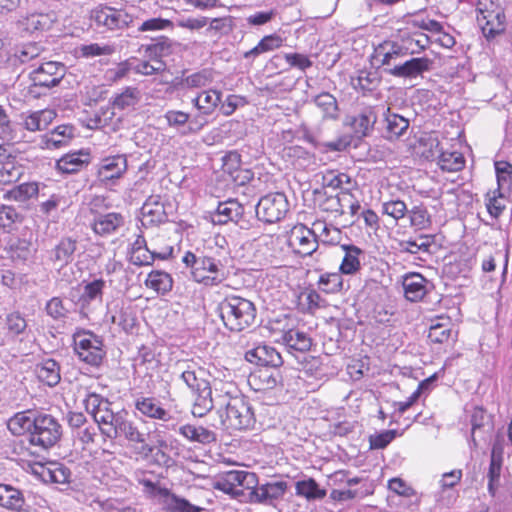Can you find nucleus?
Returning a JSON list of instances; mask_svg holds the SVG:
<instances>
[{"label":"nucleus","mask_w":512,"mask_h":512,"mask_svg":"<svg viewBox=\"0 0 512 512\" xmlns=\"http://www.w3.org/2000/svg\"><path fill=\"white\" fill-rule=\"evenodd\" d=\"M77 241L72 237H63L49 251V260L60 267L66 266L74 259Z\"/></svg>","instance_id":"20"},{"label":"nucleus","mask_w":512,"mask_h":512,"mask_svg":"<svg viewBox=\"0 0 512 512\" xmlns=\"http://www.w3.org/2000/svg\"><path fill=\"white\" fill-rule=\"evenodd\" d=\"M384 137L389 140L400 138L409 128V120L399 114L392 113L390 108L384 113Z\"/></svg>","instance_id":"29"},{"label":"nucleus","mask_w":512,"mask_h":512,"mask_svg":"<svg viewBox=\"0 0 512 512\" xmlns=\"http://www.w3.org/2000/svg\"><path fill=\"white\" fill-rule=\"evenodd\" d=\"M313 227L317 237H319L323 243L337 245L340 244L343 239L342 231L325 221L317 220L313 223Z\"/></svg>","instance_id":"42"},{"label":"nucleus","mask_w":512,"mask_h":512,"mask_svg":"<svg viewBox=\"0 0 512 512\" xmlns=\"http://www.w3.org/2000/svg\"><path fill=\"white\" fill-rule=\"evenodd\" d=\"M178 370L181 371L180 379L191 390L192 393L198 392L210 386L205 379V370L194 362L184 361L178 363Z\"/></svg>","instance_id":"13"},{"label":"nucleus","mask_w":512,"mask_h":512,"mask_svg":"<svg viewBox=\"0 0 512 512\" xmlns=\"http://www.w3.org/2000/svg\"><path fill=\"white\" fill-rule=\"evenodd\" d=\"M290 243L295 247L298 254L302 256L311 255L318 247L317 235L314 231V227L312 226L311 229L304 225L295 227L292 231Z\"/></svg>","instance_id":"15"},{"label":"nucleus","mask_w":512,"mask_h":512,"mask_svg":"<svg viewBox=\"0 0 512 512\" xmlns=\"http://www.w3.org/2000/svg\"><path fill=\"white\" fill-rule=\"evenodd\" d=\"M41 53V47L36 43H27L23 44L20 47H17L14 52V56L21 62L26 63L36 57H38Z\"/></svg>","instance_id":"64"},{"label":"nucleus","mask_w":512,"mask_h":512,"mask_svg":"<svg viewBox=\"0 0 512 512\" xmlns=\"http://www.w3.org/2000/svg\"><path fill=\"white\" fill-rule=\"evenodd\" d=\"M222 93L215 89L204 90L192 98L193 106L199 111V114L194 116L184 135L198 133L206 124L205 116L211 115L219 103L221 102Z\"/></svg>","instance_id":"8"},{"label":"nucleus","mask_w":512,"mask_h":512,"mask_svg":"<svg viewBox=\"0 0 512 512\" xmlns=\"http://www.w3.org/2000/svg\"><path fill=\"white\" fill-rule=\"evenodd\" d=\"M127 413L125 412H117L113 413V415L107 420V424L101 426L99 430L104 438L116 439L119 438V430H121V426L125 419Z\"/></svg>","instance_id":"54"},{"label":"nucleus","mask_w":512,"mask_h":512,"mask_svg":"<svg viewBox=\"0 0 512 512\" xmlns=\"http://www.w3.org/2000/svg\"><path fill=\"white\" fill-rule=\"evenodd\" d=\"M112 323L120 326L123 330L129 331L135 325V318L130 306L122 303L114 307V313L111 316Z\"/></svg>","instance_id":"49"},{"label":"nucleus","mask_w":512,"mask_h":512,"mask_svg":"<svg viewBox=\"0 0 512 512\" xmlns=\"http://www.w3.org/2000/svg\"><path fill=\"white\" fill-rule=\"evenodd\" d=\"M37 411L26 410L15 413L7 421V428L14 436H27L28 440L33 429Z\"/></svg>","instance_id":"22"},{"label":"nucleus","mask_w":512,"mask_h":512,"mask_svg":"<svg viewBox=\"0 0 512 512\" xmlns=\"http://www.w3.org/2000/svg\"><path fill=\"white\" fill-rule=\"evenodd\" d=\"M164 118L170 127H173L176 129L182 128V130H181L182 135H184L183 131H185L187 129V127L189 126V123L191 121L190 115L188 113L179 111V110L167 111L164 115Z\"/></svg>","instance_id":"58"},{"label":"nucleus","mask_w":512,"mask_h":512,"mask_svg":"<svg viewBox=\"0 0 512 512\" xmlns=\"http://www.w3.org/2000/svg\"><path fill=\"white\" fill-rule=\"evenodd\" d=\"M56 113L50 109H44L29 113H22L21 125L30 132L46 129L54 120Z\"/></svg>","instance_id":"25"},{"label":"nucleus","mask_w":512,"mask_h":512,"mask_svg":"<svg viewBox=\"0 0 512 512\" xmlns=\"http://www.w3.org/2000/svg\"><path fill=\"white\" fill-rule=\"evenodd\" d=\"M223 324L230 331L240 332L250 327L256 318L254 304L240 296H227L217 307Z\"/></svg>","instance_id":"3"},{"label":"nucleus","mask_w":512,"mask_h":512,"mask_svg":"<svg viewBox=\"0 0 512 512\" xmlns=\"http://www.w3.org/2000/svg\"><path fill=\"white\" fill-rule=\"evenodd\" d=\"M281 339L289 350L297 352H307L312 345L311 338L305 332L298 329L285 331Z\"/></svg>","instance_id":"35"},{"label":"nucleus","mask_w":512,"mask_h":512,"mask_svg":"<svg viewBox=\"0 0 512 512\" xmlns=\"http://www.w3.org/2000/svg\"><path fill=\"white\" fill-rule=\"evenodd\" d=\"M133 61V71L137 74L142 75H153L159 73L165 69V65L160 60H154L153 63L149 61H139L136 59H132Z\"/></svg>","instance_id":"61"},{"label":"nucleus","mask_w":512,"mask_h":512,"mask_svg":"<svg viewBox=\"0 0 512 512\" xmlns=\"http://www.w3.org/2000/svg\"><path fill=\"white\" fill-rule=\"evenodd\" d=\"M141 99V93L138 88L126 87L120 94H117L112 105L116 109L124 110L133 108Z\"/></svg>","instance_id":"48"},{"label":"nucleus","mask_w":512,"mask_h":512,"mask_svg":"<svg viewBox=\"0 0 512 512\" xmlns=\"http://www.w3.org/2000/svg\"><path fill=\"white\" fill-rule=\"evenodd\" d=\"M79 54L84 58L108 56L114 53L115 48L108 44L90 43L79 47Z\"/></svg>","instance_id":"56"},{"label":"nucleus","mask_w":512,"mask_h":512,"mask_svg":"<svg viewBox=\"0 0 512 512\" xmlns=\"http://www.w3.org/2000/svg\"><path fill=\"white\" fill-rule=\"evenodd\" d=\"M143 224H159L165 221L166 213L161 197L158 195L150 196L141 207Z\"/></svg>","instance_id":"28"},{"label":"nucleus","mask_w":512,"mask_h":512,"mask_svg":"<svg viewBox=\"0 0 512 512\" xmlns=\"http://www.w3.org/2000/svg\"><path fill=\"white\" fill-rule=\"evenodd\" d=\"M135 409L143 416L169 422L172 416L161 403L153 397H139L135 400Z\"/></svg>","instance_id":"23"},{"label":"nucleus","mask_w":512,"mask_h":512,"mask_svg":"<svg viewBox=\"0 0 512 512\" xmlns=\"http://www.w3.org/2000/svg\"><path fill=\"white\" fill-rule=\"evenodd\" d=\"M502 464H503V462H497V461L490 460L487 477H488V492L491 496L496 495L497 489L500 485Z\"/></svg>","instance_id":"63"},{"label":"nucleus","mask_w":512,"mask_h":512,"mask_svg":"<svg viewBox=\"0 0 512 512\" xmlns=\"http://www.w3.org/2000/svg\"><path fill=\"white\" fill-rule=\"evenodd\" d=\"M354 89L363 92H371L380 84V77L375 71L360 70L357 76L351 78Z\"/></svg>","instance_id":"44"},{"label":"nucleus","mask_w":512,"mask_h":512,"mask_svg":"<svg viewBox=\"0 0 512 512\" xmlns=\"http://www.w3.org/2000/svg\"><path fill=\"white\" fill-rule=\"evenodd\" d=\"M182 263L190 269L193 281L204 286H218L227 278L225 266L221 260L214 257L186 251L182 257Z\"/></svg>","instance_id":"2"},{"label":"nucleus","mask_w":512,"mask_h":512,"mask_svg":"<svg viewBox=\"0 0 512 512\" xmlns=\"http://www.w3.org/2000/svg\"><path fill=\"white\" fill-rule=\"evenodd\" d=\"M72 126L60 125L50 133L41 136L39 146L43 149H59L66 146L73 137Z\"/></svg>","instance_id":"24"},{"label":"nucleus","mask_w":512,"mask_h":512,"mask_svg":"<svg viewBox=\"0 0 512 512\" xmlns=\"http://www.w3.org/2000/svg\"><path fill=\"white\" fill-rule=\"evenodd\" d=\"M283 45V38L278 34H270L264 36L258 44L244 53L245 59L254 60L260 54L274 51Z\"/></svg>","instance_id":"40"},{"label":"nucleus","mask_w":512,"mask_h":512,"mask_svg":"<svg viewBox=\"0 0 512 512\" xmlns=\"http://www.w3.org/2000/svg\"><path fill=\"white\" fill-rule=\"evenodd\" d=\"M433 378L425 379L420 382L418 388L411 394V396L406 401L396 402L395 406L397 407V411L399 414L405 413L420 397V395L429 389V386L432 383Z\"/></svg>","instance_id":"62"},{"label":"nucleus","mask_w":512,"mask_h":512,"mask_svg":"<svg viewBox=\"0 0 512 512\" xmlns=\"http://www.w3.org/2000/svg\"><path fill=\"white\" fill-rule=\"evenodd\" d=\"M0 167V183L11 184L17 182L24 173V167L16 164L14 160H5Z\"/></svg>","instance_id":"50"},{"label":"nucleus","mask_w":512,"mask_h":512,"mask_svg":"<svg viewBox=\"0 0 512 512\" xmlns=\"http://www.w3.org/2000/svg\"><path fill=\"white\" fill-rule=\"evenodd\" d=\"M289 210V203L284 193H269L260 198L256 205L258 219L265 223L282 220Z\"/></svg>","instance_id":"9"},{"label":"nucleus","mask_w":512,"mask_h":512,"mask_svg":"<svg viewBox=\"0 0 512 512\" xmlns=\"http://www.w3.org/2000/svg\"><path fill=\"white\" fill-rule=\"evenodd\" d=\"M87 153L75 152L62 156L57 161V169L62 173L72 174L80 171L85 164H88Z\"/></svg>","instance_id":"37"},{"label":"nucleus","mask_w":512,"mask_h":512,"mask_svg":"<svg viewBox=\"0 0 512 512\" xmlns=\"http://www.w3.org/2000/svg\"><path fill=\"white\" fill-rule=\"evenodd\" d=\"M39 187L36 182H26L13 187L4 194L7 200L25 202L38 195Z\"/></svg>","instance_id":"45"},{"label":"nucleus","mask_w":512,"mask_h":512,"mask_svg":"<svg viewBox=\"0 0 512 512\" xmlns=\"http://www.w3.org/2000/svg\"><path fill=\"white\" fill-rule=\"evenodd\" d=\"M408 48L395 41H384L375 47L372 55L373 63L382 67L391 68L398 65L396 62L400 58L408 55Z\"/></svg>","instance_id":"12"},{"label":"nucleus","mask_w":512,"mask_h":512,"mask_svg":"<svg viewBox=\"0 0 512 512\" xmlns=\"http://www.w3.org/2000/svg\"><path fill=\"white\" fill-rule=\"evenodd\" d=\"M405 297L412 302L421 300L427 293V280L419 273H410L403 278Z\"/></svg>","instance_id":"27"},{"label":"nucleus","mask_w":512,"mask_h":512,"mask_svg":"<svg viewBox=\"0 0 512 512\" xmlns=\"http://www.w3.org/2000/svg\"><path fill=\"white\" fill-rule=\"evenodd\" d=\"M145 284L148 288L153 289L158 294L164 295L171 291L173 287V279L169 273L155 270L148 274Z\"/></svg>","instance_id":"41"},{"label":"nucleus","mask_w":512,"mask_h":512,"mask_svg":"<svg viewBox=\"0 0 512 512\" xmlns=\"http://www.w3.org/2000/svg\"><path fill=\"white\" fill-rule=\"evenodd\" d=\"M65 75V66L62 63L49 61L42 63L30 73L33 86L30 93L41 94L35 88L50 89L60 83Z\"/></svg>","instance_id":"10"},{"label":"nucleus","mask_w":512,"mask_h":512,"mask_svg":"<svg viewBox=\"0 0 512 512\" xmlns=\"http://www.w3.org/2000/svg\"><path fill=\"white\" fill-rule=\"evenodd\" d=\"M420 146L422 147V155L428 160H437L439 154L443 152L440 148V142L435 134H428L420 139Z\"/></svg>","instance_id":"53"},{"label":"nucleus","mask_w":512,"mask_h":512,"mask_svg":"<svg viewBox=\"0 0 512 512\" xmlns=\"http://www.w3.org/2000/svg\"><path fill=\"white\" fill-rule=\"evenodd\" d=\"M216 418L211 425L223 430H247L255 424L254 412L249 402L240 396L232 383L215 387Z\"/></svg>","instance_id":"1"},{"label":"nucleus","mask_w":512,"mask_h":512,"mask_svg":"<svg viewBox=\"0 0 512 512\" xmlns=\"http://www.w3.org/2000/svg\"><path fill=\"white\" fill-rule=\"evenodd\" d=\"M287 490V483L285 481H276L255 486L250 489L248 493L250 502L254 503H268L277 500L285 494Z\"/></svg>","instance_id":"18"},{"label":"nucleus","mask_w":512,"mask_h":512,"mask_svg":"<svg viewBox=\"0 0 512 512\" xmlns=\"http://www.w3.org/2000/svg\"><path fill=\"white\" fill-rule=\"evenodd\" d=\"M341 248L344 251V257L339 267L341 274H356L361 269L360 257L363 255V251L351 244H342Z\"/></svg>","instance_id":"32"},{"label":"nucleus","mask_w":512,"mask_h":512,"mask_svg":"<svg viewBox=\"0 0 512 512\" xmlns=\"http://www.w3.org/2000/svg\"><path fill=\"white\" fill-rule=\"evenodd\" d=\"M195 396L192 414L195 417H203L215 408V396L212 397L211 386L193 393Z\"/></svg>","instance_id":"39"},{"label":"nucleus","mask_w":512,"mask_h":512,"mask_svg":"<svg viewBox=\"0 0 512 512\" xmlns=\"http://www.w3.org/2000/svg\"><path fill=\"white\" fill-rule=\"evenodd\" d=\"M343 278L340 273H325L322 274L318 281L319 289L325 293H337L343 289Z\"/></svg>","instance_id":"52"},{"label":"nucleus","mask_w":512,"mask_h":512,"mask_svg":"<svg viewBox=\"0 0 512 512\" xmlns=\"http://www.w3.org/2000/svg\"><path fill=\"white\" fill-rule=\"evenodd\" d=\"M33 471L45 483L68 484L71 478L70 469L59 462L38 464L33 468Z\"/></svg>","instance_id":"16"},{"label":"nucleus","mask_w":512,"mask_h":512,"mask_svg":"<svg viewBox=\"0 0 512 512\" xmlns=\"http://www.w3.org/2000/svg\"><path fill=\"white\" fill-rule=\"evenodd\" d=\"M257 485L255 473L243 470H230L222 473L214 483V488L235 498L244 497L245 491Z\"/></svg>","instance_id":"7"},{"label":"nucleus","mask_w":512,"mask_h":512,"mask_svg":"<svg viewBox=\"0 0 512 512\" xmlns=\"http://www.w3.org/2000/svg\"><path fill=\"white\" fill-rule=\"evenodd\" d=\"M124 224V218L120 213H107L95 218L92 228L101 236L110 235L116 232Z\"/></svg>","instance_id":"31"},{"label":"nucleus","mask_w":512,"mask_h":512,"mask_svg":"<svg viewBox=\"0 0 512 512\" xmlns=\"http://www.w3.org/2000/svg\"><path fill=\"white\" fill-rule=\"evenodd\" d=\"M55 21L54 14L33 13L17 22L18 29L33 33L49 29Z\"/></svg>","instance_id":"33"},{"label":"nucleus","mask_w":512,"mask_h":512,"mask_svg":"<svg viewBox=\"0 0 512 512\" xmlns=\"http://www.w3.org/2000/svg\"><path fill=\"white\" fill-rule=\"evenodd\" d=\"M47 315L56 321H64L69 313L68 308L65 307L63 300L60 297L51 298L45 306Z\"/></svg>","instance_id":"59"},{"label":"nucleus","mask_w":512,"mask_h":512,"mask_svg":"<svg viewBox=\"0 0 512 512\" xmlns=\"http://www.w3.org/2000/svg\"><path fill=\"white\" fill-rule=\"evenodd\" d=\"M62 436V426L51 414L38 412L35 417L29 442L34 446L48 449L53 447Z\"/></svg>","instance_id":"5"},{"label":"nucleus","mask_w":512,"mask_h":512,"mask_svg":"<svg viewBox=\"0 0 512 512\" xmlns=\"http://www.w3.org/2000/svg\"><path fill=\"white\" fill-rule=\"evenodd\" d=\"M127 170V158L125 155H114L103 158L97 170L100 181L106 182L120 178Z\"/></svg>","instance_id":"17"},{"label":"nucleus","mask_w":512,"mask_h":512,"mask_svg":"<svg viewBox=\"0 0 512 512\" xmlns=\"http://www.w3.org/2000/svg\"><path fill=\"white\" fill-rule=\"evenodd\" d=\"M178 432L190 442L210 444L216 441V434L203 426L186 424L179 427Z\"/></svg>","instance_id":"36"},{"label":"nucleus","mask_w":512,"mask_h":512,"mask_svg":"<svg viewBox=\"0 0 512 512\" xmlns=\"http://www.w3.org/2000/svg\"><path fill=\"white\" fill-rule=\"evenodd\" d=\"M104 288L105 281L103 279H95L85 284L79 299L81 309H86L93 302L101 303Z\"/></svg>","instance_id":"38"},{"label":"nucleus","mask_w":512,"mask_h":512,"mask_svg":"<svg viewBox=\"0 0 512 512\" xmlns=\"http://www.w3.org/2000/svg\"><path fill=\"white\" fill-rule=\"evenodd\" d=\"M377 121L376 107L365 106L352 117L351 126L358 136H367Z\"/></svg>","instance_id":"26"},{"label":"nucleus","mask_w":512,"mask_h":512,"mask_svg":"<svg viewBox=\"0 0 512 512\" xmlns=\"http://www.w3.org/2000/svg\"><path fill=\"white\" fill-rule=\"evenodd\" d=\"M437 163L443 171L456 172L464 167L465 159L460 152L443 151L439 154Z\"/></svg>","instance_id":"47"},{"label":"nucleus","mask_w":512,"mask_h":512,"mask_svg":"<svg viewBox=\"0 0 512 512\" xmlns=\"http://www.w3.org/2000/svg\"><path fill=\"white\" fill-rule=\"evenodd\" d=\"M119 437H124L127 441L132 443L145 442V434L139 431L136 424L130 420L127 415L125 416L121 430H119Z\"/></svg>","instance_id":"55"},{"label":"nucleus","mask_w":512,"mask_h":512,"mask_svg":"<svg viewBox=\"0 0 512 512\" xmlns=\"http://www.w3.org/2000/svg\"><path fill=\"white\" fill-rule=\"evenodd\" d=\"M67 207V199L65 196L61 194H53L50 196L49 199L42 202L39 205L40 212L45 214L46 216L50 217L53 216V214L61 208L64 210Z\"/></svg>","instance_id":"60"},{"label":"nucleus","mask_w":512,"mask_h":512,"mask_svg":"<svg viewBox=\"0 0 512 512\" xmlns=\"http://www.w3.org/2000/svg\"><path fill=\"white\" fill-rule=\"evenodd\" d=\"M164 507L168 512H202V508L174 493L166 491Z\"/></svg>","instance_id":"46"},{"label":"nucleus","mask_w":512,"mask_h":512,"mask_svg":"<svg viewBox=\"0 0 512 512\" xmlns=\"http://www.w3.org/2000/svg\"><path fill=\"white\" fill-rule=\"evenodd\" d=\"M91 19L98 27L120 30L129 26L133 18L125 10L99 5L91 11Z\"/></svg>","instance_id":"11"},{"label":"nucleus","mask_w":512,"mask_h":512,"mask_svg":"<svg viewBox=\"0 0 512 512\" xmlns=\"http://www.w3.org/2000/svg\"><path fill=\"white\" fill-rule=\"evenodd\" d=\"M296 494L304 497L307 500H321L327 495L325 489L320 488L318 483L313 478H308L296 482Z\"/></svg>","instance_id":"43"},{"label":"nucleus","mask_w":512,"mask_h":512,"mask_svg":"<svg viewBox=\"0 0 512 512\" xmlns=\"http://www.w3.org/2000/svg\"><path fill=\"white\" fill-rule=\"evenodd\" d=\"M244 208L236 199H228L219 202L216 211L212 215L214 224H227L228 222H237L243 215Z\"/></svg>","instance_id":"21"},{"label":"nucleus","mask_w":512,"mask_h":512,"mask_svg":"<svg viewBox=\"0 0 512 512\" xmlns=\"http://www.w3.org/2000/svg\"><path fill=\"white\" fill-rule=\"evenodd\" d=\"M35 373L40 382L49 387L56 386L61 380L60 366L54 359L47 358L37 363Z\"/></svg>","instance_id":"30"},{"label":"nucleus","mask_w":512,"mask_h":512,"mask_svg":"<svg viewBox=\"0 0 512 512\" xmlns=\"http://www.w3.org/2000/svg\"><path fill=\"white\" fill-rule=\"evenodd\" d=\"M84 406L87 413L92 417H97V413L100 412V409L105 406H111V402L100 394L89 392L84 399Z\"/></svg>","instance_id":"57"},{"label":"nucleus","mask_w":512,"mask_h":512,"mask_svg":"<svg viewBox=\"0 0 512 512\" xmlns=\"http://www.w3.org/2000/svg\"><path fill=\"white\" fill-rule=\"evenodd\" d=\"M477 23L486 38H493L505 30L506 17L503 8L494 0H478Z\"/></svg>","instance_id":"4"},{"label":"nucleus","mask_w":512,"mask_h":512,"mask_svg":"<svg viewBox=\"0 0 512 512\" xmlns=\"http://www.w3.org/2000/svg\"><path fill=\"white\" fill-rule=\"evenodd\" d=\"M314 103L322 110L323 117L331 119L338 117L337 100L332 94L323 92L314 98Z\"/></svg>","instance_id":"51"},{"label":"nucleus","mask_w":512,"mask_h":512,"mask_svg":"<svg viewBox=\"0 0 512 512\" xmlns=\"http://www.w3.org/2000/svg\"><path fill=\"white\" fill-rule=\"evenodd\" d=\"M432 60L427 57L411 58L404 63L385 68V71L394 77L416 78L422 73L429 71Z\"/></svg>","instance_id":"14"},{"label":"nucleus","mask_w":512,"mask_h":512,"mask_svg":"<svg viewBox=\"0 0 512 512\" xmlns=\"http://www.w3.org/2000/svg\"><path fill=\"white\" fill-rule=\"evenodd\" d=\"M25 504L23 493L8 484H0V507L20 511Z\"/></svg>","instance_id":"34"},{"label":"nucleus","mask_w":512,"mask_h":512,"mask_svg":"<svg viewBox=\"0 0 512 512\" xmlns=\"http://www.w3.org/2000/svg\"><path fill=\"white\" fill-rule=\"evenodd\" d=\"M74 351L79 360L99 366L106 354L102 339L91 331L79 330L73 334Z\"/></svg>","instance_id":"6"},{"label":"nucleus","mask_w":512,"mask_h":512,"mask_svg":"<svg viewBox=\"0 0 512 512\" xmlns=\"http://www.w3.org/2000/svg\"><path fill=\"white\" fill-rule=\"evenodd\" d=\"M245 358L248 362L260 366L278 367L283 363L280 353L269 345H258L246 351Z\"/></svg>","instance_id":"19"}]
</instances>
